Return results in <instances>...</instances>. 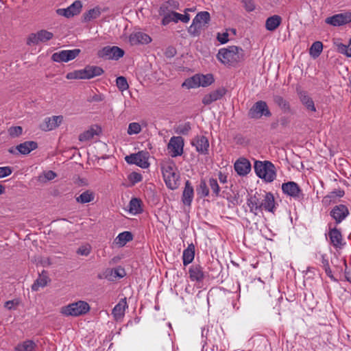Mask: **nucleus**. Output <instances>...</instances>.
<instances>
[{"instance_id": "f257e3e1", "label": "nucleus", "mask_w": 351, "mask_h": 351, "mask_svg": "<svg viewBox=\"0 0 351 351\" xmlns=\"http://www.w3.org/2000/svg\"><path fill=\"white\" fill-rule=\"evenodd\" d=\"M247 205L250 208V212L257 215L259 212L263 210L274 214L277 204L273 193L260 190L247 199Z\"/></svg>"}, {"instance_id": "f03ea898", "label": "nucleus", "mask_w": 351, "mask_h": 351, "mask_svg": "<svg viewBox=\"0 0 351 351\" xmlns=\"http://www.w3.org/2000/svg\"><path fill=\"white\" fill-rule=\"evenodd\" d=\"M217 58L224 64L234 66L244 59V51L241 47L229 46L219 49Z\"/></svg>"}, {"instance_id": "7ed1b4c3", "label": "nucleus", "mask_w": 351, "mask_h": 351, "mask_svg": "<svg viewBox=\"0 0 351 351\" xmlns=\"http://www.w3.org/2000/svg\"><path fill=\"white\" fill-rule=\"evenodd\" d=\"M161 169L167 186L171 190L176 189L179 185L180 175L176 163L171 160L165 161L161 164Z\"/></svg>"}, {"instance_id": "20e7f679", "label": "nucleus", "mask_w": 351, "mask_h": 351, "mask_svg": "<svg viewBox=\"0 0 351 351\" xmlns=\"http://www.w3.org/2000/svg\"><path fill=\"white\" fill-rule=\"evenodd\" d=\"M254 168L256 176L267 182H273L276 177L275 166L269 160H256Z\"/></svg>"}, {"instance_id": "39448f33", "label": "nucleus", "mask_w": 351, "mask_h": 351, "mask_svg": "<svg viewBox=\"0 0 351 351\" xmlns=\"http://www.w3.org/2000/svg\"><path fill=\"white\" fill-rule=\"evenodd\" d=\"M90 310L89 304L84 301H78L61 308V313L66 316L77 317L84 315Z\"/></svg>"}, {"instance_id": "423d86ee", "label": "nucleus", "mask_w": 351, "mask_h": 351, "mask_svg": "<svg viewBox=\"0 0 351 351\" xmlns=\"http://www.w3.org/2000/svg\"><path fill=\"white\" fill-rule=\"evenodd\" d=\"M214 82V77L212 74L195 75L186 79L182 84V86L187 88H194L199 86L206 87Z\"/></svg>"}, {"instance_id": "0eeeda50", "label": "nucleus", "mask_w": 351, "mask_h": 351, "mask_svg": "<svg viewBox=\"0 0 351 351\" xmlns=\"http://www.w3.org/2000/svg\"><path fill=\"white\" fill-rule=\"evenodd\" d=\"M248 117L253 119H258L262 117H269L271 116L267 103L265 101H258L254 104L248 111Z\"/></svg>"}, {"instance_id": "6e6552de", "label": "nucleus", "mask_w": 351, "mask_h": 351, "mask_svg": "<svg viewBox=\"0 0 351 351\" xmlns=\"http://www.w3.org/2000/svg\"><path fill=\"white\" fill-rule=\"evenodd\" d=\"M53 37V34L46 29H41L36 33H31L27 38L26 44L29 46H34L40 43H45Z\"/></svg>"}, {"instance_id": "1a4fd4ad", "label": "nucleus", "mask_w": 351, "mask_h": 351, "mask_svg": "<svg viewBox=\"0 0 351 351\" xmlns=\"http://www.w3.org/2000/svg\"><path fill=\"white\" fill-rule=\"evenodd\" d=\"M149 154L147 152L141 151L136 154H132L125 157L128 164L136 165L143 169L149 167L148 162Z\"/></svg>"}, {"instance_id": "9d476101", "label": "nucleus", "mask_w": 351, "mask_h": 351, "mask_svg": "<svg viewBox=\"0 0 351 351\" xmlns=\"http://www.w3.org/2000/svg\"><path fill=\"white\" fill-rule=\"evenodd\" d=\"M125 54L124 51L117 46H106L98 51V56L100 58L107 60H117L122 58Z\"/></svg>"}, {"instance_id": "9b49d317", "label": "nucleus", "mask_w": 351, "mask_h": 351, "mask_svg": "<svg viewBox=\"0 0 351 351\" xmlns=\"http://www.w3.org/2000/svg\"><path fill=\"white\" fill-rule=\"evenodd\" d=\"M282 192L293 197L295 200H302L304 199V194L299 185L293 181H289L282 184Z\"/></svg>"}, {"instance_id": "f8f14e48", "label": "nucleus", "mask_w": 351, "mask_h": 351, "mask_svg": "<svg viewBox=\"0 0 351 351\" xmlns=\"http://www.w3.org/2000/svg\"><path fill=\"white\" fill-rule=\"evenodd\" d=\"M351 22V12H345L336 14L325 19L326 24L334 27H338L348 24Z\"/></svg>"}, {"instance_id": "ddd939ff", "label": "nucleus", "mask_w": 351, "mask_h": 351, "mask_svg": "<svg viewBox=\"0 0 351 351\" xmlns=\"http://www.w3.org/2000/svg\"><path fill=\"white\" fill-rule=\"evenodd\" d=\"M80 49L62 50L52 54L51 59L56 62H67L75 59L80 53Z\"/></svg>"}, {"instance_id": "4468645a", "label": "nucleus", "mask_w": 351, "mask_h": 351, "mask_svg": "<svg viewBox=\"0 0 351 351\" xmlns=\"http://www.w3.org/2000/svg\"><path fill=\"white\" fill-rule=\"evenodd\" d=\"M184 139L181 136H173L171 138L167 149L171 157L175 158L183 154Z\"/></svg>"}, {"instance_id": "2eb2a0df", "label": "nucleus", "mask_w": 351, "mask_h": 351, "mask_svg": "<svg viewBox=\"0 0 351 351\" xmlns=\"http://www.w3.org/2000/svg\"><path fill=\"white\" fill-rule=\"evenodd\" d=\"M350 215L348 208L344 204L335 206L330 212V217L337 224L341 223Z\"/></svg>"}, {"instance_id": "dca6fc26", "label": "nucleus", "mask_w": 351, "mask_h": 351, "mask_svg": "<svg viewBox=\"0 0 351 351\" xmlns=\"http://www.w3.org/2000/svg\"><path fill=\"white\" fill-rule=\"evenodd\" d=\"M82 2L79 0H76L66 8L58 9L56 10V13L60 16H63L66 18H71L80 14L82 10Z\"/></svg>"}, {"instance_id": "f3484780", "label": "nucleus", "mask_w": 351, "mask_h": 351, "mask_svg": "<svg viewBox=\"0 0 351 351\" xmlns=\"http://www.w3.org/2000/svg\"><path fill=\"white\" fill-rule=\"evenodd\" d=\"M190 10L189 9H186L184 12V14H180L176 12H171L170 14H169L165 17H163L161 21V23L162 25H167L170 22L173 21L175 23H178L179 21L183 22V23H188L190 20V15L186 13V11Z\"/></svg>"}, {"instance_id": "a211bd4d", "label": "nucleus", "mask_w": 351, "mask_h": 351, "mask_svg": "<svg viewBox=\"0 0 351 351\" xmlns=\"http://www.w3.org/2000/svg\"><path fill=\"white\" fill-rule=\"evenodd\" d=\"M328 236L330 244L336 249H341L346 245L340 230L337 228H330Z\"/></svg>"}, {"instance_id": "6ab92c4d", "label": "nucleus", "mask_w": 351, "mask_h": 351, "mask_svg": "<svg viewBox=\"0 0 351 351\" xmlns=\"http://www.w3.org/2000/svg\"><path fill=\"white\" fill-rule=\"evenodd\" d=\"M234 168L239 176H245L251 171V163L247 159L240 158L234 162Z\"/></svg>"}, {"instance_id": "aec40b11", "label": "nucleus", "mask_w": 351, "mask_h": 351, "mask_svg": "<svg viewBox=\"0 0 351 351\" xmlns=\"http://www.w3.org/2000/svg\"><path fill=\"white\" fill-rule=\"evenodd\" d=\"M82 80L91 79L103 74L104 70L98 66L88 65L84 69L79 70Z\"/></svg>"}, {"instance_id": "412c9836", "label": "nucleus", "mask_w": 351, "mask_h": 351, "mask_svg": "<svg viewBox=\"0 0 351 351\" xmlns=\"http://www.w3.org/2000/svg\"><path fill=\"white\" fill-rule=\"evenodd\" d=\"M191 144L195 147L196 151L199 154L204 155L208 154L209 142L206 136H197L193 138Z\"/></svg>"}, {"instance_id": "4be33fe9", "label": "nucleus", "mask_w": 351, "mask_h": 351, "mask_svg": "<svg viewBox=\"0 0 351 351\" xmlns=\"http://www.w3.org/2000/svg\"><path fill=\"white\" fill-rule=\"evenodd\" d=\"M227 90L224 87L219 88L210 93L204 95L202 103L204 105H209L213 102L221 99L226 93Z\"/></svg>"}, {"instance_id": "5701e85b", "label": "nucleus", "mask_w": 351, "mask_h": 351, "mask_svg": "<svg viewBox=\"0 0 351 351\" xmlns=\"http://www.w3.org/2000/svg\"><path fill=\"white\" fill-rule=\"evenodd\" d=\"M129 41L132 45H147L152 42V38L145 33L136 32L130 34Z\"/></svg>"}, {"instance_id": "b1692460", "label": "nucleus", "mask_w": 351, "mask_h": 351, "mask_svg": "<svg viewBox=\"0 0 351 351\" xmlns=\"http://www.w3.org/2000/svg\"><path fill=\"white\" fill-rule=\"evenodd\" d=\"M189 278L191 281L201 282L205 278L203 268L199 265H193L189 269Z\"/></svg>"}, {"instance_id": "393cba45", "label": "nucleus", "mask_w": 351, "mask_h": 351, "mask_svg": "<svg viewBox=\"0 0 351 351\" xmlns=\"http://www.w3.org/2000/svg\"><path fill=\"white\" fill-rule=\"evenodd\" d=\"M194 197V189L189 180L185 182L184 188L182 195V203L188 206H191Z\"/></svg>"}, {"instance_id": "a878e982", "label": "nucleus", "mask_w": 351, "mask_h": 351, "mask_svg": "<svg viewBox=\"0 0 351 351\" xmlns=\"http://www.w3.org/2000/svg\"><path fill=\"white\" fill-rule=\"evenodd\" d=\"M62 120V116H53L52 117L46 118L40 125V128L44 131L52 130L58 127Z\"/></svg>"}, {"instance_id": "bb28decb", "label": "nucleus", "mask_w": 351, "mask_h": 351, "mask_svg": "<svg viewBox=\"0 0 351 351\" xmlns=\"http://www.w3.org/2000/svg\"><path fill=\"white\" fill-rule=\"evenodd\" d=\"M301 103L306 108L311 112H315L316 108L312 98L308 95L306 91L300 90L298 92Z\"/></svg>"}, {"instance_id": "cd10ccee", "label": "nucleus", "mask_w": 351, "mask_h": 351, "mask_svg": "<svg viewBox=\"0 0 351 351\" xmlns=\"http://www.w3.org/2000/svg\"><path fill=\"white\" fill-rule=\"evenodd\" d=\"M282 17L279 15H273L268 17L265 21V28L270 32L275 31L282 23Z\"/></svg>"}, {"instance_id": "c85d7f7f", "label": "nucleus", "mask_w": 351, "mask_h": 351, "mask_svg": "<svg viewBox=\"0 0 351 351\" xmlns=\"http://www.w3.org/2000/svg\"><path fill=\"white\" fill-rule=\"evenodd\" d=\"M38 147V144L35 141H25L18 145L16 149L21 154L26 155Z\"/></svg>"}, {"instance_id": "c756f323", "label": "nucleus", "mask_w": 351, "mask_h": 351, "mask_svg": "<svg viewBox=\"0 0 351 351\" xmlns=\"http://www.w3.org/2000/svg\"><path fill=\"white\" fill-rule=\"evenodd\" d=\"M193 20L194 21L195 23H197L198 25H199V27L202 29L208 24L209 21H210V16L209 12L203 11L197 13Z\"/></svg>"}, {"instance_id": "7c9ffc66", "label": "nucleus", "mask_w": 351, "mask_h": 351, "mask_svg": "<svg viewBox=\"0 0 351 351\" xmlns=\"http://www.w3.org/2000/svg\"><path fill=\"white\" fill-rule=\"evenodd\" d=\"M195 257V246L193 244H190L189 246L184 250L182 254L183 265L184 266L188 265L193 262Z\"/></svg>"}, {"instance_id": "2f4dec72", "label": "nucleus", "mask_w": 351, "mask_h": 351, "mask_svg": "<svg viewBox=\"0 0 351 351\" xmlns=\"http://www.w3.org/2000/svg\"><path fill=\"white\" fill-rule=\"evenodd\" d=\"M128 307L126 298L121 299L112 309V314L116 319L121 318L124 315L125 308Z\"/></svg>"}, {"instance_id": "473e14b6", "label": "nucleus", "mask_w": 351, "mask_h": 351, "mask_svg": "<svg viewBox=\"0 0 351 351\" xmlns=\"http://www.w3.org/2000/svg\"><path fill=\"white\" fill-rule=\"evenodd\" d=\"M129 212L133 215L141 213L143 212L142 201L138 198H132L129 203Z\"/></svg>"}, {"instance_id": "72a5a7b5", "label": "nucleus", "mask_w": 351, "mask_h": 351, "mask_svg": "<svg viewBox=\"0 0 351 351\" xmlns=\"http://www.w3.org/2000/svg\"><path fill=\"white\" fill-rule=\"evenodd\" d=\"M95 199V193L90 190H86L81 193L79 196L75 197V200L80 204H86L91 202Z\"/></svg>"}, {"instance_id": "f704fd0d", "label": "nucleus", "mask_w": 351, "mask_h": 351, "mask_svg": "<svg viewBox=\"0 0 351 351\" xmlns=\"http://www.w3.org/2000/svg\"><path fill=\"white\" fill-rule=\"evenodd\" d=\"M48 279L49 278L45 274V271H43L32 285V290L33 291H37L40 287H44L47 285Z\"/></svg>"}, {"instance_id": "c9c22d12", "label": "nucleus", "mask_w": 351, "mask_h": 351, "mask_svg": "<svg viewBox=\"0 0 351 351\" xmlns=\"http://www.w3.org/2000/svg\"><path fill=\"white\" fill-rule=\"evenodd\" d=\"M36 346L34 341L28 339L19 343L15 347L14 351H34Z\"/></svg>"}, {"instance_id": "e433bc0d", "label": "nucleus", "mask_w": 351, "mask_h": 351, "mask_svg": "<svg viewBox=\"0 0 351 351\" xmlns=\"http://www.w3.org/2000/svg\"><path fill=\"white\" fill-rule=\"evenodd\" d=\"M197 194L200 198L208 197L210 195L209 188L205 180L202 179L196 188Z\"/></svg>"}, {"instance_id": "4c0bfd02", "label": "nucleus", "mask_w": 351, "mask_h": 351, "mask_svg": "<svg viewBox=\"0 0 351 351\" xmlns=\"http://www.w3.org/2000/svg\"><path fill=\"white\" fill-rule=\"evenodd\" d=\"M274 101L285 112H290L291 107H290L289 102L288 101H287L286 99H285L282 96L274 95Z\"/></svg>"}, {"instance_id": "58836bf2", "label": "nucleus", "mask_w": 351, "mask_h": 351, "mask_svg": "<svg viewBox=\"0 0 351 351\" xmlns=\"http://www.w3.org/2000/svg\"><path fill=\"white\" fill-rule=\"evenodd\" d=\"M101 15V11L99 8L96 7L89 10L88 12L83 14V21L84 22H88L93 19H97Z\"/></svg>"}, {"instance_id": "ea45409f", "label": "nucleus", "mask_w": 351, "mask_h": 351, "mask_svg": "<svg viewBox=\"0 0 351 351\" xmlns=\"http://www.w3.org/2000/svg\"><path fill=\"white\" fill-rule=\"evenodd\" d=\"M133 239V235L130 232L125 231L118 234L116 238L117 243L121 246L125 245L127 242H129Z\"/></svg>"}, {"instance_id": "a19ab883", "label": "nucleus", "mask_w": 351, "mask_h": 351, "mask_svg": "<svg viewBox=\"0 0 351 351\" xmlns=\"http://www.w3.org/2000/svg\"><path fill=\"white\" fill-rule=\"evenodd\" d=\"M322 49V43L320 41H315L312 44L309 49V53L313 58H316L321 54Z\"/></svg>"}, {"instance_id": "79ce46f5", "label": "nucleus", "mask_w": 351, "mask_h": 351, "mask_svg": "<svg viewBox=\"0 0 351 351\" xmlns=\"http://www.w3.org/2000/svg\"><path fill=\"white\" fill-rule=\"evenodd\" d=\"M208 184L211 190V195L214 197H219L220 195L221 189L218 184L217 179L213 178H210L208 179Z\"/></svg>"}, {"instance_id": "37998d69", "label": "nucleus", "mask_w": 351, "mask_h": 351, "mask_svg": "<svg viewBox=\"0 0 351 351\" xmlns=\"http://www.w3.org/2000/svg\"><path fill=\"white\" fill-rule=\"evenodd\" d=\"M95 135H98V132L95 130L93 128L80 134L79 136V140L84 142L92 139Z\"/></svg>"}, {"instance_id": "c03bdc74", "label": "nucleus", "mask_w": 351, "mask_h": 351, "mask_svg": "<svg viewBox=\"0 0 351 351\" xmlns=\"http://www.w3.org/2000/svg\"><path fill=\"white\" fill-rule=\"evenodd\" d=\"M191 130V125L190 122H186L183 124L178 125L175 130V132L178 134L187 135Z\"/></svg>"}, {"instance_id": "a18cd8bd", "label": "nucleus", "mask_w": 351, "mask_h": 351, "mask_svg": "<svg viewBox=\"0 0 351 351\" xmlns=\"http://www.w3.org/2000/svg\"><path fill=\"white\" fill-rule=\"evenodd\" d=\"M334 45L336 46L338 52L346 55L347 57H351L349 54V45L341 43L339 39L334 41Z\"/></svg>"}, {"instance_id": "49530a36", "label": "nucleus", "mask_w": 351, "mask_h": 351, "mask_svg": "<svg viewBox=\"0 0 351 351\" xmlns=\"http://www.w3.org/2000/svg\"><path fill=\"white\" fill-rule=\"evenodd\" d=\"M141 132V126L138 123H130L128 128V134L129 135L138 134Z\"/></svg>"}, {"instance_id": "de8ad7c7", "label": "nucleus", "mask_w": 351, "mask_h": 351, "mask_svg": "<svg viewBox=\"0 0 351 351\" xmlns=\"http://www.w3.org/2000/svg\"><path fill=\"white\" fill-rule=\"evenodd\" d=\"M117 86L121 91H124L129 88L127 80L125 77L119 76L116 80Z\"/></svg>"}, {"instance_id": "09e8293b", "label": "nucleus", "mask_w": 351, "mask_h": 351, "mask_svg": "<svg viewBox=\"0 0 351 351\" xmlns=\"http://www.w3.org/2000/svg\"><path fill=\"white\" fill-rule=\"evenodd\" d=\"M8 132L12 138L18 137L22 134L23 128L21 126H12L8 129Z\"/></svg>"}, {"instance_id": "8fccbe9b", "label": "nucleus", "mask_w": 351, "mask_h": 351, "mask_svg": "<svg viewBox=\"0 0 351 351\" xmlns=\"http://www.w3.org/2000/svg\"><path fill=\"white\" fill-rule=\"evenodd\" d=\"M201 30L202 28L199 27V25H198L197 23H195L194 21L193 20L192 24L188 29L189 33L191 36H197L199 35Z\"/></svg>"}, {"instance_id": "3c124183", "label": "nucleus", "mask_w": 351, "mask_h": 351, "mask_svg": "<svg viewBox=\"0 0 351 351\" xmlns=\"http://www.w3.org/2000/svg\"><path fill=\"white\" fill-rule=\"evenodd\" d=\"M111 275H114L115 277L123 278L125 276V269L122 267H117L111 269L108 271Z\"/></svg>"}, {"instance_id": "603ef678", "label": "nucleus", "mask_w": 351, "mask_h": 351, "mask_svg": "<svg viewBox=\"0 0 351 351\" xmlns=\"http://www.w3.org/2000/svg\"><path fill=\"white\" fill-rule=\"evenodd\" d=\"M257 341L260 343V344L258 346V348L261 347L258 351H267L269 347L268 339L265 337H261Z\"/></svg>"}, {"instance_id": "864d4df0", "label": "nucleus", "mask_w": 351, "mask_h": 351, "mask_svg": "<svg viewBox=\"0 0 351 351\" xmlns=\"http://www.w3.org/2000/svg\"><path fill=\"white\" fill-rule=\"evenodd\" d=\"M20 301L19 299L8 300L5 302L4 306L8 310H14L19 306Z\"/></svg>"}, {"instance_id": "5fc2aeb1", "label": "nucleus", "mask_w": 351, "mask_h": 351, "mask_svg": "<svg viewBox=\"0 0 351 351\" xmlns=\"http://www.w3.org/2000/svg\"><path fill=\"white\" fill-rule=\"evenodd\" d=\"M13 169L11 167H0V178L7 177L12 174Z\"/></svg>"}, {"instance_id": "6e6d98bb", "label": "nucleus", "mask_w": 351, "mask_h": 351, "mask_svg": "<svg viewBox=\"0 0 351 351\" xmlns=\"http://www.w3.org/2000/svg\"><path fill=\"white\" fill-rule=\"evenodd\" d=\"M90 246L88 245L80 246L77 250V254L82 256H88L90 253Z\"/></svg>"}, {"instance_id": "4d7b16f0", "label": "nucleus", "mask_w": 351, "mask_h": 351, "mask_svg": "<svg viewBox=\"0 0 351 351\" xmlns=\"http://www.w3.org/2000/svg\"><path fill=\"white\" fill-rule=\"evenodd\" d=\"M171 12H173L171 10L170 8L168 6V5L166 3V2L161 5L159 8V14L160 16H163V17H165L169 14L171 13Z\"/></svg>"}, {"instance_id": "13d9d810", "label": "nucleus", "mask_w": 351, "mask_h": 351, "mask_svg": "<svg viewBox=\"0 0 351 351\" xmlns=\"http://www.w3.org/2000/svg\"><path fill=\"white\" fill-rule=\"evenodd\" d=\"M82 75L80 74L79 70H76L72 72H69L66 74V78L68 80H82Z\"/></svg>"}, {"instance_id": "bf43d9fd", "label": "nucleus", "mask_w": 351, "mask_h": 351, "mask_svg": "<svg viewBox=\"0 0 351 351\" xmlns=\"http://www.w3.org/2000/svg\"><path fill=\"white\" fill-rule=\"evenodd\" d=\"M129 179L133 182V183H137L142 180L143 177L141 174L136 172H132L129 176Z\"/></svg>"}, {"instance_id": "052dcab7", "label": "nucleus", "mask_w": 351, "mask_h": 351, "mask_svg": "<svg viewBox=\"0 0 351 351\" xmlns=\"http://www.w3.org/2000/svg\"><path fill=\"white\" fill-rule=\"evenodd\" d=\"M217 38L220 43L225 44L228 41V34L227 32L218 33Z\"/></svg>"}, {"instance_id": "680f3d73", "label": "nucleus", "mask_w": 351, "mask_h": 351, "mask_svg": "<svg viewBox=\"0 0 351 351\" xmlns=\"http://www.w3.org/2000/svg\"><path fill=\"white\" fill-rule=\"evenodd\" d=\"M242 2L245 4V8L248 12L254 10L255 6L252 0H243Z\"/></svg>"}, {"instance_id": "e2e57ef3", "label": "nucleus", "mask_w": 351, "mask_h": 351, "mask_svg": "<svg viewBox=\"0 0 351 351\" xmlns=\"http://www.w3.org/2000/svg\"><path fill=\"white\" fill-rule=\"evenodd\" d=\"M166 3L170 8L171 10H178L179 8V3L175 0H169L166 1Z\"/></svg>"}, {"instance_id": "0e129e2a", "label": "nucleus", "mask_w": 351, "mask_h": 351, "mask_svg": "<svg viewBox=\"0 0 351 351\" xmlns=\"http://www.w3.org/2000/svg\"><path fill=\"white\" fill-rule=\"evenodd\" d=\"M44 177L47 180H52L56 177V173L53 171H47L44 173Z\"/></svg>"}, {"instance_id": "69168bd1", "label": "nucleus", "mask_w": 351, "mask_h": 351, "mask_svg": "<svg viewBox=\"0 0 351 351\" xmlns=\"http://www.w3.org/2000/svg\"><path fill=\"white\" fill-rule=\"evenodd\" d=\"M218 178L219 180V182L222 184L226 183L228 182V177L227 176L222 173L221 171H219L218 173Z\"/></svg>"}, {"instance_id": "338daca9", "label": "nucleus", "mask_w": 351, "mask_h": 351, "mask_svg": "<svg viewBox=\"0 0 351 351\" xmlns=\"http://www.w3.org/2000/svg\"><path fill=\"white\" fill-rule=\"evenodd\" d=\"M322 265L324 269L330 267L328 260L325 254L322 255Z\"/></svg>"}, {"instance_id": "774afa93", "label": "nucleus", "mask_w": 351, "mask_h": 351, "mask_svg": "<svg viewBox=\"0 0 351 351\" xmlns=\"http://www.w3.org/2000/svg\"><path fill=\"white\" fill-rule=\"evenodd\" d=\"M325 270V272L326 274V275L333 281H337V279L334 277V276L332 275V270L330 269V267H326L324 269Z\"/></svg>"}]
</instances>
